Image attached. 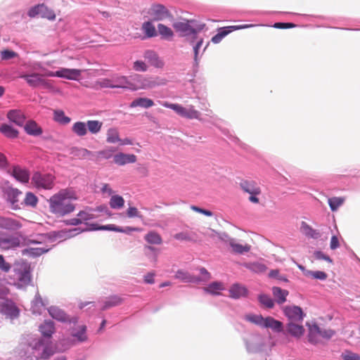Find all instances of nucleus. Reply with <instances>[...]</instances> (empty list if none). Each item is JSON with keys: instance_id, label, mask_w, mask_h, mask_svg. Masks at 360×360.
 I'll return each mask as SVG.
<instances>
[{"instance_id": "1", "label": "nucleus", "mask_w": 360, "mask_h": 360, "mask_svg": "<svg viewBox=\"0 0 360 360\" xmlns=\"http://www.w3.org/2000/svg\"><path fill=\"white\" fill-rule=\"evenodd\" d=\"M77 195L72 189H62L48 200L49 210L58 217H63L72 212L75 206L72 203Z\"/></svg>"}, {"instance_id": "2", "label": "nucleus", "mask_w": 360, "mask_h": 360, "mask_svg": "<svg viewBox=\"0 0 360 360\" xmlns=\"http://www.w3.org/2000/svg\"><path fill=\"white\" fill-rule=\"evenodd\" d=\"M25 340L28 352H30L37 360H46L54 354L51 342L49 340L34 335H27Z\"/></svg>"}, {"instance_id": "3", "label": "nucleus", "mask_w": 360, "mask_h": 360, "mask_svg": "<svg viewBox=\"0 0 360 360\" xmlns=\"http://www.w3.org/2000/svg\"><path fill=\"white\" fill-rule=\"evenodd\" d=\"M245 349L249 354H267L271 350L274 344L269 342L265 337L259 333H251L243 338Z\"/></svg>"}, {"instance_id": "4", "label": "nucleus", "mask_w": 360, "mask_h": 360, "mask_svg": "<svg viewBox=\"0 0 360 360\" xmlns=\"http://www.w3.org/2000/svg\"><path fill=\"white\" fill-rule=\"evenodd\" d=\"M172 26L181 37H190L189 43L193 44L194 41L198 39L197 34L204 30L205 25L196 23L193 20H187L175 22Z\"/></svg>"}, {"instance_id": "5", "label": "nucleus", "mask_w": 360, "mask_h": 360, "mask_svg": "<svg viewBox=\"0 0 360 360\" xmlns=\"http://www.w3.org/2000/svg\"><path fill=\"white\" fill-rule=\"evenodd\" d=\"M245 320L262 328H269L274 332L281 333L283 330V324L271 316L263 317L261 314H248L244 317Z\"/></svg>"}, {"instance_id": "6", "label": "nucleus", "mask_w": 360, "mask_h": 360, "mask_svg": "<svg viewBox=\"0 0 360 360\" xmlns=\"http://www.w3.org/2000/svg\"><path fill=\"white\" fill-rule=\"evenodd\" d=\"M160 104L167 108L173 110L179 116L187 118L189 120H198L200 122H204V120L201 118V113L197 110L195 107L192 105L184 107L181 105L176 103H170L167 101L160 102Z\"/></svg>"}, {"instance_id": "7", "label": "nucleus", "mask_w": 360, "mask_h": 360, "mask_svg": "<svg viewBox=\"0 0 360 360\" xmlns=\"http://www.w3.org/2000/svg\"><path fill=\"white\" fill-rule=\"evenodd\" d=\"M147 13L153 21H172L174 16L171 11L161 4H153L148 8Z\"/></svg>"}, {"instance_id": "8", "label": "nucleus", "mask_w": 360, "mask_h": 360, "mask_svg": "<svg viewBox=\"0 0 360 360\" xmlns=\"http://www.w3.org/2000/svg\"><path fill=\"white\" fill-rule=\"evenodd\" d=\"M134 79L136 81L140 89H153L156 86H164L167 83L165 78L160 77H145L136 75Z\"/></svg>"}, {"instance_id": "9", "label": "nucleus", "mask_w": 360, "mask_h": 360, "mask_svg": "<svg viewBox=\"0 0 360 360\" xmlns=\"http://www.w3.org/2000/svg\"><path fill=\"white\" fill-rule=\"evenodd\" d=\"M54 176L51 174L35 172L31 179L32 184L38 189L50 190L54 186Z\"/></svg>"}, {"instance_id": "10", "label": "nucleus", "mask_w": 360, "mask_h": 360, "mask_svg": "<svg viewBox=\"0 0 360 360\" xmlns=\"http://www.w3.org/2000/svg\"><path fill=\"white\" fill-rule=\"evenodd\" d=\"M86 330L87 328L85 325H79L77 327L71 329V338H68L65 340L68 345L66 348L64 349V350L73 345L87 342L88 335L86 334Z\"/></svg>"}, {"instance_id": "11", "label": "nucleus", "mask_w": 360, "mask_h": 360, "mask_svg": "<svg viewBox=\"0 0 360 360\" xmlns=\"http://www.w3.org/2000/svg\"><path fill=\"white\" fill-rule=\"evenodd\" d=\"M0 312L7 318L14 319L19 316V309L15 303L10 300L1 299Z\"/></svg>"}, {"instance_id": "12", "label": "nucleus", "mask_w": 360, "mask_h": 360, "mask_svg": "<svg viewBox=\"0 0 360 360\" xmlns=\"http://www.w3.org/2000/svg\"><path fill=\"white\" fill-rule=\"evenodd\" d=\"M20 77L24 79L28 85L32 88L39 86H43L44 88L50 87L49 82L43 79L41 75L38 73L24 74L20 75Z\"/></svg>"}, {"instance_id": "13", "label": "nucleus", "mask_w": 360, "mask_h": 360, "mask_svg": "<svg viewBox=\"0 0 360 360\" xmlns=\"http://www.w3.org/2000/svg\"><path fill=\"white\" fill-rule=\"evenodd\" d=\"M49 315L58 321L62 323H76L77 322V318L73 317L70 319L69 316L60 308L56 306H51L47 309Z\"/></svg>"}, {"instance_id": "14", "label": "nucleus", "mask_w": 360, "mask_h": 360, "mask_svg": "<svg viewBox=\"0 0 360 360\" xmlns=\"http://www.w3.org/2000/svg\"><path fill=\"white\" fill-rule=\"evenodd\" d=\"M90 228H85V229H81V228H74L72 229H70L68 232V236L69 237H73L77 236V234L86 231H96V230H104V231H112L116 232V229L117 228V226H115L114 224H109V225H104V226H98L96 224H91L90 225Z\"/></svg>"}, {"instance_id": "15", "label": "nucleus", "mask_w": 360, "mask_h": 360, "mask_svg": "<svg viewBox=\"0 0 360 360\" xmlns=\"http://www.w3.org/2000/svg\"><path fill=\"white\" fill-rule=\"evenodd\" d=\"M15 276L20 287L26 286L31 282V273L30 266H25L22 269H15Z\"/></svg>"}, {"instance_id": "16", "label": "nucleus", "mask_w": 360, "mask_h": 360, "mask_svg": "<svg viewBox=\"0 0 360 360\" xmlns=\"http://www.w3.org/2000/svg\"><path fill=\"white\" fill-rule=\"evenodd\" d=\"M284 314L291 321H302L304 316L302 309L297 306L286 307Z\"/></svg>"}, {"instance_id": "17", "label": "nucleus", "mask_w": 360, "mask_h": 360, "mask_svg": "<svg viewBox=\"0 0 360 360\" xmlns=\"http://www.w3.org/2000/svg\"><path fill=\"white\" fill-rule=\"evenodd\" d=\"M143 57L151 66L155 68H162L165 65L164 61L153 50H146L143 53Z\"/></svg>"}, {"instance_id": "18", "label": "nucleus", "mask_w": 360, "mask_h": 360, "mask_svg": "<svg viewBox=\"0 0 360 360\" xmlns=\"http://www.w3.org/2000/svg\"><path fill=\"white\" fill-rule=\"evenodd\" d=\"M48 304L47 300H44L39 292H37L31 303V311L32 314L40 315L42 310Z\"/></svg>"}, {"instance_id": "19", "label": "nucleus", "mask_w": 360, "mask_h": 360, "mask_svg": "<svg viewBox=\"0 0 360 360\" xmlns=\"http://www.w3.org/2000/svg\"><path fill=\"white\" fill-rule=\"evenodd\" d=\"M5 194L6 195L7 200L11 204L13 209H19V196L22 194V192L17 188H8L6 190Z\"/></svg>"}, {"instance_id": "20", "label": "nucleus", "mask_w": 360, "mask_h": 360, "mask_svg": "<svg viewBox=\"0 0 360 360\" xmlns=\"http://www.w3.org/2000/svg\"><path fill=\"white\" fill-rule=\"evenodd\" d=\"M20 240L15 236L0 237V248L4 250H9L20 246Z\"/></svg>"}, {"instance_id": "21", "label": "nucleus", "mask_w": 360, "mask_h": 360, "mask_svg": "<svg viewBox=\"0 0 360 360\" xmlns=\"http://www.w3.org/2000/svg\"><path fill=\"white\" fill-rule=\"evenodd\" d=\"M54 323L51 320H45L43 323L39 326L42 338L50 340L52 335L55 333Z\"/></svg>"}, {"instance_id": "22", "label": "nucleus", "mask_w": 360, "mask_h": 360, "mask_svg": "<svg viewBox=\"0 0 360 360\" xmlns=\"http://www.w3.org/2000/svg\"><path fill=\"white\" fill-rule=\"evenodd\" d=\"M113 161L116 165L122 166L128 163H134L136 161V156L133 154L119 153L113 156Z\"/></svg>"}, {"instance_id": "23", "label": "nucleus", "mask_w": 360, "mask_h": 360, "mask_svg": "<svg viewBox=\"0 0 360 360\" xmlns=\"http://www.w3.org/2000/svg\"><path fill=\"white\" fill-rule=\"evenodd\" d=\"M195 40H197L196 43L195 44H193V53H194V57H193V67L194 68H198V65H199V63H200V58L202 56V55L203 54V53L206 51L207 46H209V43H207L206 44V46L204 47L202 51V53L200 55V49L201 48L202 44H203V39L202 38H200V39H196Z\"/></svg>"}, {"instance_id": "24", "label": "nucleus", "mask_w": 360, "mask_h": 360, "mask_svg": "<svg viewBox=\"0 0 360 360\" xmlns=\"http://www.w3.org/2000/svg\"><path fill=\"white\" fill-rule=\"evenodd\" d=\"M13 177L22 183H28L30 179L29 172L20 166H14L11 171Z\"/></svg>"}, {"instance_id": "25", "label": "nucleus", "mask_w": 360, "mask_h": 360, "mask_svg": "<svg viewBox=\"0 0 360 360\" xmlns=\"http://www.w3.org/2000/svg\"><path fill=\"white\" fill-rule=\"evenodd\" d=\"M58 72V77L70 80H77L81 75V70L78 69L60 68Z\"/></svg>"}, {"instance_id": "26", "label": "nucleus", "mask_w": 360, "mask_h": 360, "mask_svg": "<svg viewBox=\"0 0 360 360\" xmlns=\"http://www.w3.org/2000/svg\"><path fill=\"white\" fill-rule=\"evenodd\" d=\"M51 250V248L41 247V248H34L29 247L22 250V255L23 256H28L30 257H37L41 255L48 252Z\"/></svg>"}, {"instance_id": "27", "label": "nucleus", "mask_w": 360, "mask_h": 360, "mask_svg": "<svg viewBox=\"0 0 360 360\" xmlns=\"http://www.w3.org/2000/svg\"><path fill=\"white\" fill-rule=\"evenodd\" d=\"M21 227L20 224L17 220L0 217V229L17 231Z\"/></svg>"}, {"instance_id": "28", "label": "nucleus", "mask_w": 360, "mask_h": 360, "mask_svg": "<svg viewBox=\"0 0 360 360\" xmlns=\"http://www.w3.org/2000/svg\"><path fill=\"white\" fill-rule=\"evenodd\" d=\"M285 333L294 338H300L304 335V328L302 325L290 322L286 326Z\"/></svg>"}, {"instance_id": "29", "label": "nucleus", "mask_w": 360, "mask_h": 360, "mask_svg": "<svg viewBox=\"0 0 360 360\" xmlns=\"http://www.w3.org/2000/svg\"><path fill=\"white\" fill-rule=\"evenodd\" d=\"M8 120L18 126H22L25 122V116L23 112L19 110H11L8 114Z\"/></svg>"}, {"instance_id": "30", "label": "nucleus", "mask_w": 360, "mask_h": 360, "mask_svg": "<svg viewBox=\"0 0 360 360\" xmlns=\"http://www.w3.org/2000/svg\"><path fill=\"white\" fill-rule=\"evenodd\" d=\"M245 268L255 274H262L267 269V266L262 262H245L242 264Z\"/></svg>"}, {"instance_id": "31", "label": "nucleus", "mask_w": 360, "mask_h": 360, "mask_svg": "<svg viewBox=\"0 0 360 360\" xmlns=\"http://www.w3.org/2000/svg\"><path fill=\"white\" fill-rule=\"evenodd\" d=\"M175 278L179 279L185 283H197L202 281V279L198 276L191 275L187 271L184 270H178L175 274Z\"/></svg>"}, {"instance_id": "32", "label": "nucleus", "mask_w": 360, "mask_h": 360, "mask_svg": "<svg viewBox=\"0 0 360 360\" xmlns=\"http://www.w3.org/2000/svg\"><path fill=\"white\" fill-rule=\"evenodd\" d=\"M101 310H106L110 308L120 305L122 302V299L117 295H112L105 298L101 302Z\"/></svg>"}, {"instance_id": "33", "label": "nucleus", "mask_w": 360, "mask_h": 360, "mask_svg": "<svg viewBox=\"0 0 360 360\" xmlns=\"http://www.w3.org/2000/svg\"><path fill=\"white\" fill-rule=\"evenodd\" d=\"M241 188L249 194H259L260 188L253 181L243 180L240 183Z\"/></svg>"}, {"instance_id": "34", "label": "nucleus", "mask_w": 360, "mask_h": 360, "mask_svg": "<svg viewBox=\"0 0 360 360\" xmlns=\"http://www.w3.org/2000/svg\"><path fill=\"white\" fill-rule=\"evenodd\" d=\"M202 290L206 293L212 295H219L220 291L225 290V286L221 282L214 281L210 283L207 286L204 287Z\"/></svg>"}, {"instance_id": "35", "label": "nucleus", "mask_w": 360, "mask_h": 360, "mask_svg": "<svg viewBox=\"0 0 360 360\" xmlns=\"http://www.w3.org/2000/svg\"><path fill=\"white\" fill-rule=\"evenodd\" d=\"M301 231L307 238L312 239H318L321 237V234L319 230L313 229L305 221L301 223Z\"/></svg>"}, {"instance_id": "36", "label": "nucleus", "mask_w": 360, "mask_h": 360, "mask_svg": "<svg viewBox=\"0 0 360 360\" xmlns=\"http://www.w3.org/2000/svg\"><path fill=\"white\" fill-rule=\"evenodd\" d=\"M157 32L163 40L172 41L174 36L173 30L170 27L162 23H159L158 25Z\"/></svg>"}, {"instance_id": "37", "label": "nucleus", "mask_w": 360, "mask_h": 360, "mask_svg": "<svg viewBox=\"0 0 360 360\" xmlns=\"http://www.w3.org/2000/svg\"><path fill=\"white\" fill-rule=\"evenodd\" d=\"M141 30L144 34V38H153L158 36L155 25L150 20L144 22L141 25Z\"/></svg>"}, {"instance_id": "38", "label": "nucleus", "mask_w": 360, "mask_h": 360, "mask_svg": "<svg viewBox=\"0 0 360 360\" xmlns=\"http://www.w3.org/2000/svg\"><path fill=\"white\" fill-rule=\"evenodd\" d=\"M24 129L27 134L35 136L41 135L43 132L41 128L33 120L27 121Z\"/></svg>"}, {"instance_id": "39", "label": "nucleus", "mask_w": 360, "mask_h": 360, "mask_svg": "<svg viewBox=\"0 0 360 360\" xmlns=\"http://www.w3.org/2000/svg\"><path fill=\"white\" fill-rule=\"evenodd\" d=\"M229 293L231 297L238 299L246 296L248 290L243 285L236 283L229 289Z\"/></svg>"}, {"instance_id": "40", "label": "nucleus", "mask_w": 360, "mask_h": 360, "mask_svg": "<svg viewBox=\"0 0 360 360\" xmlns=\"http://www.w3.org/2000/svg\"><path fill=\"white\" fill-rule=\"evenodd\" d=\"M154 105V102L152 99L148 98H138L134 99L130 104V108L141 107L143 108H149Z\"/></svg>"}, {"instance_id": "41", "label": "nucleus", "mask_w": 360, "mask_h": 360, "mask_svg": "<svg viewBox=\"0 0 360 360\" xmlns=\"http://www.w3.org/2000/svg\"><path fill=\"white\" fill-rule=\"evenodd\" d=\"M229 246L231 248L232 252L235 254L243 255L250 250V245L248 244L242 245L237 243L236 239L231 241Z\"/></svg>"}, {"instance_id": "42", "label": "nucleus", "mask_w": 360, "mask_h": 360, "mask_svg": "<svg viewBox=\"0 0 360 360\" xmlns=\"http://www.w3.org/2000/svg\"><path fill=\"white\" fill-rule=\"evenodd\" d=\"M144 240L150 245H161L162 238L161 236L155 231H150L144 236Z\"/></svg>"}, {"instance_id": "43", "label": "nucleus", "mask_w": 360, "mask_h": 360, "mask_svg": "<svg viewBox=\"0 0 360 360\" xmlns=\"http://www.w3.org/2000/svg\"><path fill=\"white\" fill-rule=\"evenodd\" d=\"M77 217H79L81 219L82 223L85 224L87 227L90 228V225L91 224H88L86 221L89 220L94 219L97 217V216L93 213V209L88 208L84 210L80 211L77 214Z\"/></svg>"}, {"instance_id": "44", "label": "nucleus", "mask_w": 360, "mask_h": 360, "mask_svg": "<svg viewBox=\"0 0 360 360\" xmlns=\"http://www.w3.org/2000/svg\"><path fill=\"white\" fill-rule=\"evenodd\" d=\"M272 293L278 304H283L286 301V297L289 292L287 290L281 289L279 287H273Z\"/></svg>"}, {"instance_id": "45", "label": "nucleus", "mask_w": 360, "mask_h": 360, "mask_svg": "<svg viewBox=\"0 0 360 360\" xmlns=\"http://www.w3.org/2000/svg\"><path fill=\"white\" fill-rule=\"evenodd\" d=\"M174 238L180 241L195 242L197 234L195 232L182 231L174 234Z\"/></svg>"}, {"instance_id": "46", "label": "nucleus", "mask_w": 360, "mask_h": 360, "mask_svg": "<svg viewBox=\"0 0 360 360\" xmlns=\"http://www.w3.org/2000/svg\"><path fill=\"white\" fill-rule=\"evenodd\" d=\"M72 131L78 136H84L87 134V127L86 122H76L72 127Z\"/></svg>"}, {"instance_id": "47", "label": "nucleus", "mask_w": 360, "mask_h": 360, "mask_svg": "<svg viewBox=\"0 0 360 360\" xmlns=\"http://www.w3.org/2000/svg\"><path fill=\"white\" fill-rule=\"evenodd\" d=\"M70 154L74 158L85 159L91 155V152L86 148L72 147L70 149Z\"/></svg>"}, {"instance_id": "48", "label": "nucleus", "mask_w": 360, "mask_h": 360, "mask_svg": "<svg viewBox=\"0 0 360 360\" xmlns=\"http://www.w3.org/2000/svg\"><path fill=\"white\" fill-rule=\"evenodd\" d=\"M53 120L55 122L65 125L70 122V117L66 116L62 110H55L53 111Z\"/></svg>"}, {"instance_id": "49", "label": "nucleus", "mask_w": 360, "mask_h": 360, "mask_svg": "<svg viewBox=\"0 0 360 360\" xmlns=\"http://www.w3.org/2000/svg\"><path fill=\"white\" fill-rule=\"evenodd\" d=\"M0 131L6 137L10 139L16 138L18 135V131L13 127L7 124H3L0 127Z\"/></svg>"}, {"instance_id": "50", "label": "nucleus", "mask_w": 360, "mask_h": 360, "mask_svg": "<svg viewBox=\"0 0 360 360\" xmlns=\"http://www.w3.org/2000/svg\"><path fill=\"white\" fill-rule=\"evenodd\" d=\"M87 131L92 134H98L103 126V122L98 120H88L86 122Z\"/></svg>"}, {"instance_id": "51", "label": "nucleus", "mask_w": 360, "mask_h": 360, "mask_svg": "<svg viewBox=\"0 0 360 360\" xmlns=\"http://www.w3.org/2000/svg\"><path fill=\"white\" fill-rule=\"evenodd\" d=\"M109 204L111 208L119 210L124 207V200L121 195H114L110 198Z\"/></svg>"}, {"instance_id": "52", "label": "nucleus", "mask_w": 360, "mask_h": 360, "mask_svg": "<svg viewBox=\"0 0 360 360\" xmlns=\"http://www.w3.org/2000/svg\"><path fill=\"white\" fill-rule=\"evenodd\" d=\"M120 139L119 137V132L115 128H110L107 131L106 141L109 143H119Z\"/></svg>"}, {"instance_id": "53", "label": "nucleus", "mask_w": 360, "mask_h": 360, "mask_svg": "<svg viewBox=\"0 0 360 360\" xmlns=\"http://www.w3.org/2000/svg\"><path fill=\"white\" fill-rule=\"evenodd\" d=\"M305 276L307 278H311L316 280L325 281L328 278V275L326 272L322 271H309L305 273Z\"/></svg>"}, {"instance_id": "54", "label": "nucleus", "mask_w": 360, "mask_h": 360, "mask_svg": "<svg viewBox=\"0 0 360 360\" xmlns=\"http://www.w3.org/2000/svg\"><path fill=\"white\" fill-rule=\"evenodd\" d=\"M229 33L230 30L227 29V27H221L219 29L218 33L212 37L211 41L213 44H219Z\"/></svg>"}, {"instance_id": "55", "label": "nucleus", "mask_w": 360, "mask_h": 360, "mask_svg": "<svg viewBox=\"0 0 360 360\" xmlns=\"http://www.w3.org/2000/svg\"><path fill=\"white\" fill-rule=\"evenodd\" d=\"M258 300L266 308L271 309L274 306V302L272 300V298L266 294H261L258 296Z\"/></svg>"}, {"instance_id": "56", "label": "nucleus", "mask_w": 360, "mask_h": 360, "mask_svg": "<svg viewBox=\"0 0 360 360\" xmlns=\"http://www.w3.org/2000/svg\"><path fill=\"white\" fill-rule=\"evenodd\" d=\"M40 17L43 18H46L50 20H53L56 18V15L53 10L48 8L44 4H41Z\"/></svg>"}, {"instance_id": "57", "label": "nucleus", "mask_w": 360, "mask_h": 360, "mask_svg": "<svg viewBox=\"0 0 360 360\" xmlns=\"http://www.w3.org/2000/svg\"><path fill=\"white\" fill-rule=\"evenodd\" d=\"M27 206L34 207L38 202L37 197L32 192H27L23 201Z\"/></svg>"}, {"instance_id": "58", "label": "nucleus", "mask_w": 360, "mask_h": 360, "mask_svg": "<svg viewBox=\"0 0 360 360\" xmlns=\"http://www.w3.org/2000/svg\"><path fill=\"white\" fill-rule=\"evenodd\" d=\"M114 89L115 88H128V85L129 84V82L128 81V79L125 76H120L117 77L115 79V80L112 82Z\"/></svg>"}, {"instance_id": "59", "label": "nucleus", "mask_w": 360, "mask_h": 360, "mask_svg": "<svg viewBox=\"0 0 360 360\" xmlns=\"http://www.w3.org/2000/svg\"><path fill=\"white\" fill-rule=\"evenodd\" d=\"M344 202V199L339 197H333L328 199V205L332 211H336Z\"/></svg>"}, {"instance_id": "60", "label": "nucleus", "mask_w": 360, "mask_h": 360, "mask_svg": "<svg viewBox=\"0 0 360 360\" xmlns=\"http://www.w3.org/2000/svg\"><path fill=\"white\" fill-rule=\"evenodd\" d=\"M321 328H320L317 324H313L309 326V341L311 343H314V336L316 335H319L321 333Z\"/></svg>"}, {"instance_id": "61", "label": "nucleus", "mask_w": 360, "mask_h": 360, "mask_svg": "<svg viewBox=\"0 0 360 360\" xmlns=\"http://www.w3.org/2000/svg\"><path fill=\"white\" fill-rule=\"evenodd\" d=\"M115 151V148L112 147H110L103 150H100L97 153V158L98 159L108 160L112 157V154Z\"/></svg>"}, {"instance_id": "62", "label": "nucleus", "mask_w": 360, "mask_h": 360, "mask_svg": "<svg viewBox=\"0 0 360 360\" xmlns=\"http://www.w3.org/2000/svg\"><path fill=\"white\" fill-rule=\"evenodd\" d=\"M211 231L217 236L219 239H220L221 241L224 242L225 243L228 244L229 245L231 243V240H233L234 238L230 237L225 232H217L214 230H211Z\"/></svg>"}, {"instance_id": "63", "label": "nucleus", "mask_w": 360, "mask_h": 360, "mask_svg": "<svg viewBox=\"0 0 360 360\" xmlns=\"http://www.w3.org/2000/svg\"><path fill=\"white\" fill-rule=\"evenodd\" d=\"M148 68L147 64L143 60H136L133 64V69L137 72H146Z\"/></svg>"}, {"instance_id": "64", "label": "nucleus", "mask_w": 360, "mask_h": 360, "mask_svg": "<svg viewBox=\"0 0 360 360\" xmlns=\"http://www.w3.org/2000/svg\"><path fill=\"white\" fill-rule=\"evenodd\" d=\"M342 358L343 360H360V355L351 351L346 350L342 354Z\"/></svg>"}]
</instances>
